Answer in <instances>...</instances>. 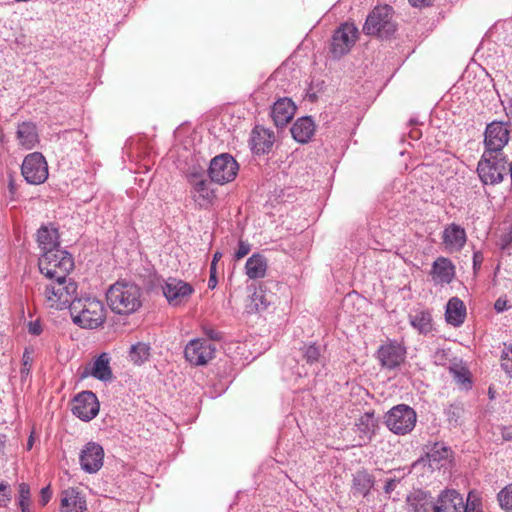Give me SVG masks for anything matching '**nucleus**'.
I'll list each match as a JSON object with an SVG mask.
<instances>
[{
  "mask_svg": "<svg viewBox=\"0 0 512 512\" xmlns=\"http://www.w3.org/2000/svg\"><path fill=\"white\" fill-rule=\"evenodd\" d=\"M141 288L135 283L117 281L106 293L107 304L111 311L119 315H130L142 306Z\"/></svg>",
  "mask_w": 512,
  "mask_h": 512,
  "instance_id": "obj_1",
  "label": "nucleus"
},
{
  "mask_svg": "<svg viewBox=\"0 0 512 512\" xmlns=\"http://www.w3.org/2000/svg\"><path fill=\"white\" fill-rule=\"evenodd\" d=\"M106 309L102 301L96 298H79L70 304V314L73 322L85 329H95L106 319Z\"/></svg>",
  "mask_w": 512,
  "mask_h": 512,
  "instance_id": "obj_2",
  "label": "nucleus"
},
{
  "mask_svg": "<svg viewBox=\"0 0 512 512\" xmlns=\"http://www.w3.org/2000/svg\"><path fill=\"white\" fill-rule=\"evenodd\" d=\"M393 14V9L389 5L376 6L366 18L363 33L368 36L390 38L397 29Z\"/></svg>",
  "mask_w": 512,
  "mask_h": 512,
  "instance_id": "obj_3",
  "label": "nucleus"
},
{
  "mask_svg": "<svg viewBox=\"0 0 512 512\" xmlns=\"http://www.w3.org/2000/svg\"><path fill=\"white\" fill-rule=\"evenodd\" d=\"M50 283L45 285V303L50 308L62 310L70 307L73 297L77 291V284L67 276L63 279H49Z\"/></svg>",
  "mask_w": 512,
  "mask_h": 512,
  "instance_id": "obj_4",
  "label": "nucleus"
},
{
  "mask_svg": "<svg viewBox=\"0 0 512 512\" xmlns=\"http://www.w3.org/2000/svg\"><path fill=\"white\" fill-rule=\"evenodd\" d=\"M71 255L59 248L42 253L39 258L40 272L48 279H63L73 268Z\"/></svg>",
  "mask_w": 512,
  "mask_h": 512,
  "instance_id": "obj_5",
  "label": "nucleus"
},
{
  "mask_svg": "<svg viewBox=\"0 0 512 512\" xmlns=\"http://www.w3.org/2000/svg\"><path fill=\"white\" fill-rule=\"evenodd\" d=\"M477 172L483 184H498L508 174V160L503 154L484 152L478 163Z\"/></svg>",
  "mask_w": 512,
  "mask_h": 512,
  "instance_id": "obj_6",
  "label": "nucleus"
},
{
  "mask_svg": "<svg viewBox=\"0 0 512 512\" xmlns=\"http://www.w3.org/2000/svg\"><path fill=\"white\" fill-rule=\"evenodd\" d=\"M187 182L191 186L190 194L195 205L199 209L210 208L216 199L215 190L210 182L205 179L202 168L194 167L187 173Z\"/></svg>",
  "mask_w": 512,
  "mask_h": 512,
  "instance_id": "obj_7",
  "label": "nucleus"
},
{
  "mask_svg": "<svg viewBox=\"0 0 512 512\" xmlns=\"http://www.w3.org/2000/svg\"><path fill=\"white\" fill-rule=\"evenodd\" d=\"M417 414L415 410L406 405L398 404L392 407L384 416L387 428L396 435L410 433L416 425Z\"/></svg>",
  "mask_w": 512,
  "mask_h": 512,
  "instance_id": "obj_8",
  "label": "nucleus"
},
{
  "mask_svg": "<svg viewBox=\"0 0 512 512\" xmlns=\"http://www.w3.org/2000/svg\"><path fill=\"white\" fill-rule=\"evenodd\" d=\"M239 165L228 153L215 156L208 168L210 180L214 183L224 185L233 181L238 173Z\"/></svg>",
  "mask_w": 512,
  "mask_h": 512,
  "instance_id": "obj_9",
  "label": "nucleus"
},
{
  "mask_svg": "<svg viewBox=\"0 0 512 512\" xmlns=\"http://www.w3.org/2000/svg\"><path fill=\"white\" fill-rule=\"evenodd\" d=\"M359 37L358 28L354 23L345 22L333 33L330 51L334 58H340L347 54L355 45Z\"/></svg>",
  "mask_w": 512,
  "mask_h": 512,
  "instance_id": "obj_10",
  "label": "nucleus"
},
{
  "mask_svg": "<svg viewBox=\"0 0 512 512\" xmlns=\"http://www.w3.org/2000/svg\"><path fill=\"white\" fill-rule=\"evenodd\" d=\"M509 122L493 121L486 126L484 133L485 152L502 154V149L510 138Z\"/></svg>",
  "mask_w": 512,
  "mask_h": 512,
  "instance_id": "obj_11",
  "label": "nucleus"
},
{
  "mask_svg": "<svg viewBox=\"0 0 512 512\" xmlns=\"http://www.w3.org/2000/svg\"><path fill=\"white\" fill-rule=\"evenodd\" d=\"M216 353V346L205 338L190 340L184 349L185 359L194 366H203L210 362Z\"/></svg>",
  "mask_w": 512,
  "mask_h": 512,
  "instance_id": "obj_12",
  "label": "nucleus"
},
{
  "mask_svg": "<svg viewBox=\"0 0 512 512\" xmlns=\"http://www.w3.org/2000/svg\"><path fill=\"white\" fill-rule=\"evenodd\" d=\"M21 172L28 183H43L48 177V167L44 156L39 152L28 154L23 160Z\"/></svg>",
  "mask_w": 512,
  "mask_h": 512,
  "instance_id": "obj_13",
  "label": "nucleus"
},
{
  "mask_svg": "<svg viewBox=\"0 0 512 512\" xmlns=\"http://www.w3.org/2000/svg\"><path fill=\"white\" fill-rule=\"evenodd\" d=\"M162 289L168 303L175 307L186 303L194 293L191 284L173 277L166 280Z\"/></svg>",
  "mask_w": 512,
  "mask_h": 512,
  "instance_id": "obj_14",
  "label": "nucleus"
},
{
  "mask_svg": "<svg viewBox=\"0 0 512 512\" xmlns=\"http://www.w3.org/2000/svg\"><path fill=\"white\" fill-rule=\"evenodd\" d=\"M99 401L92 391H83L73 399L72 412L82 421L94 419L99 412Z\"/></svg>",
  "mask_w": 512,
  "mask_h": 512,
  "instance_id": "obj_15",
  "label": "nucleus"
},
{
  "mask_svg": "<svg viewBox=\"0 0 512 512\" xmlns=\"http://www.w3.org/2000/svg\"><path fill=\"white\" fill-rule=\"evenodd\" d=\"M104 450L96 442H88L79 453L81 468L90 474L96 473L103 466Z\"/></svg>",
  "mask_w": 512,
  "mask_h": 512,
  "instance_id": "obj_16",
  "label": "nucleus"
},
{
  "mask_svg": "<svg viewBox=\"0 0 512 512\" xmlns=\"http://www.w3.org/2000/svg\"><path fill=\"white\" fill-rule=\"evenodd\" d=\"M248 295L245 309L249 314L265 311L273 302V294L267 291L263 283L248 286Z\"/></svg>",
  "mask_w": 512,
  "mask_h": 512,
  "instance_id": "obj_17",
  "label": "nucleus"
},
{
  "mask_svg": "<svg viewBox=\"0 0 512 512\" xmlns=\"http://www.w3.org/2000/svg\"><path fill=\"white\" fill-rule=\"evenodd\" d=\"M296 111L294 102L287 97L279 98L272 106L271 117L277 127H283L293 118Z\"/></svg>",
  "mask_w": 512,
  "mask_h": 512,
  "instance_id": "obj_18",
  "label": "nucleus"
},
{
  "mask_svg": "<svg viewBox=\"0 0 512 512\" xmlns=\"http://www.w3.org/2000/svg\"><path fill=\"white\" fill-rule=\"evenodd\" d=\"M404 358L405 350L397 343L382 345L378 350V359L381 365L389 369L399 366Z\"/></svg>",
  "mask_w": 512,
  "mask_h": 512,
  "instance_id": "obj_19",
  "label": "nucleus"
},
{
  "mask_svg": "<svg viewBox=\"0 0 512 512\" xmlns=\"http://www.w3.org/2000/svg\"><path fill=\"white\" fill-rule=\"evenodd\" d=\"M407 512H434L431 494L421 489L413 490L406 497Z\"/></svg>",
  "mask_w": 512,
  "mask_h": 512,
  "instance_id": "obj_20",
  "label": "nucleus"
},
{
  "mask_svg": "<svg viewBox=\"0 0 512 512\" xmlns=\"http://www.w3.org/2000/svg\"><path fill=\"white\" fill-rule=\"evenodd\" d=\"M274 133L262 126H255L251 133L250 146L255 154L269 152L274 143Z\"/></svg>",
  "mask_w": 512,
  "mask_h": 512,
  "instance_id": "obj_21",
  "label": "nucleus"
},
{
  "mask_svg": "<svg viewBox=\"0 0 512 512\" xmlns=\"http://www.w3.org/2000/svg\"><path fill=\"white\" fill-rule=\"evenodd\" d=\"M463 497L456 490L442 491L435 503L434 512H463Z\"/></svg>",
  "mask_w": 512,
  "mask_h": 512,
  "instance_id": "obj_22",
  "label": "nucleus"
},
{
  "mask_svg": "<svg viewBox=\"0 0 512 512\" xmlns=\"http://www.w3.org/2000/svg\"><path fill=\"white\" fill-rule=\"evenodd\" d=\"M430 275L435 284H449L455 276V266L450 259L438 257L432 264Z\"/></svg>",
  "mask_w": 512,
  "mask_h": 512,
  "instance_id": "obj_23",
  "label": "nucleus"
},
{
  "mask_svg": "<svg viewBox=\"0 0 512 512\" xmlns=\"http://www.w3.org/2000/svg\"><path fill=\"white\" fill-rule=\"evenodd\" d=\"M86 499L76 488H68L61 493V512H85Z\"/></svg>",
  "mask_w": 512,
  "mask_h": 512,
  "instance_id": "obj_24",
  "label": "nucleus"
},
{
  "mask_svg": "<svg viewBox=\"0 0 512 512\" xmlns=\"http://www.w3.org/2000/svg\"><path fill=\"white\" fill-rule=\"evenodd\" d=\"M465 229L457 224L448 225L443 231V243L450 250H461L466 243Z\"/></svg>",
  "mask_w": 512,
  "mask_h": 512,
  "instance_id": "obj_25",
  "label": "nucleus"
},
{
  "mask_svg": "<svg viewBox=\"0 0 512 512\" xmlns=\"http://www.w3.org/2000/svg\"><path fill=\"white\" fill-rule=\"evenodd\" d=\"M426 447V456L429 466L432 469L441 468L444 463L448 461L451 455V449L443 442H435L433 444L427 445Z\"/></svg>",
  "mask_w": 512,
  "mask_h": 512,
  "instance_id": "obj_26",
  "label": "nucleus"
},
{
  "mask_svg": "<svg viewBox=\"0 0 512 512\" xmlns=\"http://www.w3.org/2000/svg\"><path fill=\"white\" fill-rule=\"evenodd\" d=\"M16 137L19 145L26 149H33L39 142V136L35 124L23 122L18 125Z\"/></svg>",
  "mask_w": 512,
  "mask_h": 512,
  "instance_id": "obj_27",
  "label": "nucleus"
},
{
  "mask_svg": "<svg viewBox=\"0 0 512 512\" xmlns=\"http://www.w3.org/2000/svg\"><path fill=\"white\" fill-rule=\"evenodd\" d=\"M315 132V124L311 117H301L291 127L293 138L299 143H307Z\"/></svg>",
  "mask_w": 512,
  "mask_h": 512,
  "instance_id": "obj_28",
  "label": "nucleus"
},
{
  "mask_svg": "<svg viewBox=\"0 0 512 512\" xmlns=\"http://www.w3.org/2000/svg\"><path fill=\"white\" fill-rule=\"evenodd\" d=\"M466 316V307L462 300L457 297H452L447 305L445 311L446 321L454 327H459L463 324Z\"/></svg>",
  "mask_w": 512,
  "mask_h": 512,
  "instance_id": "obj_29",
  "label": "nucleus"
},
{
  "mask_svg": "<svg viewBox=\"0 0 512 512\" xmlns=\"http://www.w3.org/2000/svg\"><path fill=\"white\" fill-rule=\"evenodd\" d=\"M89 374L101 381H110L112 379L110 357L107 353H101L94 360Z\"/></svg>",
  "mask_w": 512,
  "mask_h": 512,
  "instance_id": "obj_30",
  "label": "nucleus"
},
{
  "mask_svg": "<svg viewBox=\"0 0 512 512\" xmlns=\"http://www.w3.org/2000/svg\"><path fill=\"white\" fill-rule=\"evenodd\" d=\"M246 274L250 279L263 278L267 271V260L261 254H253L245 264Z\"/></svg>",
  "mask_w": 512,
  "mask_h": 512,
  "instance_id": "obj_31",
  "label": "nucleus"
},
{
  "mask_svg": "<svg viewBox=\"0 0 512 512\" xmlns=\"http://www.w3.org/2000/svg\"><path fill=\"white\" fill-rule=\"evenodd\" d=\"M37 242L43 253L59 248L57 230L42 226L37 231Z\"/></svg>",
  "mask_w": 512,
  "mask_h": 512,
  "instance_id": "obj_32",
  "label": "nucleus"
},
{
  "mask_svg": "<svg viewBox=\"0 0 512 512\" xmlns=\"http://www.w3.org/2000/svg\"><path fill=\"white\" fill-rule=\"evenodd\" d=\"M411 326L422 334H427L432 330V317L426 310H417L409 314Z\"/></svg>",
  "mask_w": 512,
  "mask_h": 512,
  "instance_id": "obj_33",
  "label": "nucleus"
},
{
  "mask_svg": "<svg viewBox=\"0 0 512 512\" xmlns=\"http://www.w3.org/2000/svg\"><path fill=\"white\" fill-rule=\"evenodd\" d=\"M374 485L373 476L365 470L357 471L353 476L354 494L366 496Z\"/></svg>",
  "mask_w": 512,
  "mask_h": 512,
  "instance_id": "obj_34",
  "label": "nucleus"
},
{
  "mask_svg": "<svg viewBox=\"0 0 512 512\" xmlns=\"http://www.w3.org/2000/svg\"><path fill=\"white\" fill-rule=\"evenodd\" d=\"M376 426L377 421L374 414L370 412L364 413L356 423L360 438L368 441L374 436Z\"/></svg>",
  "mask_w": 512,
  "mask_h": 512,
  "instance_id": "obj_35",
  "label": "nucleus"
},
{
  "mask_svg": "<svg viewBox=\"0 0 512 512\" xmlns=\"http://www.w3.org/2000/svg\"><path fill=\"white\" fill-rule=\"evenodd\" d=\"M150 346L149 344L138 342L131 346L129 351V359L136 365H141L147 361L150 357Z\"/></svg>",
  "mask_w": 512,
  "mask_h": 512,
  "instance_id": "obj_36",
  "label": "nucleus"
},
{
  "mask_svg": "<svg viewBox=\"0 0 512 512\" xmlns=\"http://www.w3.org/2000/svg\"><path fill=\"white\" fill-rule=\"evenodd\" d=\"M449 372L452 374L455 381L462 385L464 388L471 387V380L469 371L461 363H453L449 366Z\"/></svg>",
  "mask_w": 512,
  "mask_h": 512,
  "instance_id": "obj_37",
  "label": "nucleus"
},
{
  "mask_svg": "<svg viewBox=\"0 0 512 512\" xmlns=\"http://www.w3.org/2000/svg\"><path fill=\"white\" fill-rule=\"evenodd\" d=\"M303 358L306 360V362L310 365H313L317 362H319L321 352L320 348L316 346L315 344H311L308 346H304L302 348Z\"/></svg>",
  "mask_w": 512,
  "mask_h": 512,
  "instance_id": "obj_38",
  "label": "nucleus"
},
{
  "mask_svg": "<svg viewBox=\"0 0 512 512\" xmlns=\"http://www.w3.org/2000/svg\"><path fill=\"white\" fill-rule=\"evenodd\" d=\"M498 500L503 509L512 510V483L499 492Z\"/></svg>",
  "mask_w": 512,
  "mask_h": 512,
  "instance_id": "obj_39",
  "label": "nucleus"
},
{
  "mask_svg": "<svg viewBox=\"0 0 512 512\" xmlns=\"http://www.w3.org/2000/svg\"><path fill=\"white\" fill-rule=\"evenodd\" d=\"M30 489L26 483L19 485V506L22 512H29Z\"/></svg>",
  "mask_w": 512,
  "mask_h": 512,
  "instance_id": "obj_40",
  "label": "nucleus"
},
{
  "mask_svg": "<svg viewBox=\"0 0 512 512\" xmlns=\"http://www.w3.org/2000/svg\"><path fill=\"white\" fill-rule=\"evenodd\" d=\"M450 350L438 348L432 355L433 363L438 366H444L449 361Z\"/></svg>",
  "mask_w": 512,
  "mask_h": 512,
  "instance_id": "obj_41",
  "label": "nucleus"
},
{
  "mask_svg": "<svg viewBox=\"0 0 512 512\" xmlns=\"http://www.w3.org/2000/svg\"><path fill=\"white\" fill-rule=\"evenodd\" d=\"M32 362L33 358L31 356V353L25 350L22 357V367L20 370V375L22 379H25L30 374Z\"/></svg>",
  "mask_w": 512,
  "mask_h": 512,
  "instance_id": "obj_42",
  "label": "nucleus"
},
{
  "mask_svg": "<svg viewBox=\"0 0 512 512\" xmlns=\"http://www.w3.org/2000/svg\"><path fill=\"white\" fill-rule=\"evenodd\" d=\"M11 500L10 485L4 481L0 482V506H6Z\"/></svg>",
  "mask_w": 512,
  "mask_h": 512,
  "instance_id": "obj_43",
  "label": "nucleus"
},
{
  "mask_svg": "<svg viewBox=\"0 0 512 512\" xmlns=\"http://www.w3.org/2000/svg\"><path fill=\"white\" fill-rule=\"evenodd\" d=\"M203 333L208 338V341H220L223 338V334L212 327H203Z\"/></svg>",
  "mask_w": 512,
  "mask_h": 512,
  "instance_id": "obj_44",
  "label": "nucleus"
},
{
  "mask_svg": "<svg viewBox=\"0 0 512 512\" xmlns=\"http://www.w3.org/2000/svg\"><path fill=\"white\" fill-rule=\"evenodd\" d=\"M251 250V245L244 241H239L238 249L235 253V259L240 260L245 257Z\"/></svg>",
  "mask_w": 512,
  "mask_h": 512,
  "instance_id": "obj_45",
  "label": "nucleus"
},
{
  "mask_svg": "<svg viewBox=\"0 0 512 512\" xmlns=\"http://www.w3.org/2000/svg\"><path fill=\"white\" fill-rule=\"evenodd\" d=\"M463 512H482L481 504L476 500H470L469 496Z\"/></svg>",
  "mask_w": 512,
  "mask_h": 512,
  "instance_id": "obj_46",
  "label": "nucleus"
},
{
  "mask_svg": "<svg viewBox=\"0 0 512 512\" xmlns=\"http://www.w3.org/2000/svg\"><path fill=\"white\" fill-rule=\"evenodd\" d=\"M52 497L50 486L43 487L40 491V504L45 506Z\"/></svg>",
  "mask_w": 512,
  "mask_h": 512,
  "instance_id": "obj_47",
  "label": "nucleus"
},
{
  "mask_svg": "<svg viewBox=\"0 0 512 512\" xmlns=\"http://www.w3.org/2000/svg\"><path fill=\"white\" fill-rule=\"evenodd\" d=\"M400 479L398 478H389L386 480L385 486H384V492L386 494H391L396 486L399 484Z\"/></svg>",
  "mask_w": 512,
  "mask_h": 512,
  "instance_id": "obj_48",
  "label": "nucleus"
},
{
  "mask_svg": "<svg viewBox=\"0 0 512 512\" xmlns=\"http://www.w3.org/2000/svg\"><path fill=\"white\" fill-rule=\"evenodd\" d=\"M508 301H507V298L504 296V297H499L495 303H494V309L498 312V313H501V312H504L505 310L508 309Z\"/></svg>",
  "mask_w": 512,
  "mask_h": 512,
  "instance_id": "obj_49",
  "label": "nucleus"
},
{
  "mask_svg": "<svg viewBox=\"0 0 512 512\" xmlns=\"http://www.w3.org/2000/svg\"><path fill=\"white\" fill-rule=\"evenodd\" d=\"M28 332L32 335H39L42 332V326L39 321H30L28 324Z\"/></svg>",
  "mask_w": 512,
  "mask_h": 512,
  "instance_id": "obj_50",
  "label": "nucleus"
},
{
  "mask_svg": "<svg viewBox=\"0 0 512 512\" xmlns=\"http://www.w3.org/2000/svg\"><path fill=\"white\" fill-rule=\"evenodd\" d=\"M434 0H409L410 4L414 7L429 6Z\"/></svg>",
  "mask_w": 512,
  "mask_h": 512,
  "instance_id": "obj_51",
  "label": "nucleus"
},
{
  "mask_svg": "<svg viewBox=\"0 0 512 512\" xmlns=\"http://www.w3.org/2000/svg\"><path fill=\"white\" fill-rule=\"evenodd\" d=\"M501 367L507 374L512 376V356L511 358H507L505 362L501 363Z\"/></svg>",
  "mask_w": 512,
  "mask_h": 512,
  "instance_id": "obj_52",
  "label": "nucleus"
},
{
  "mask_svg": "<svg viewBox=\"0 0 512 512\" xmlns=\"http://www.w3.org/2000/svg\"><path fill=\"white\" fill-rule=\"evenodd\" d=\"M481 263H482V255L480 252H475L474 255H473V267L474 269H478L480 268L481 266Z\"/></svg>",
  "mask_w": 512,
  "mask_h": 512,
  "instance_id": "obj_53",
  "label": "nucleus"
},
{
  "mask_svg": "<svg viewBox=\"0 0 512 512\" xmlns=\"http://www.w3.org/2000/svg\"><path fill=\"white\" fill-rule=\"evenodd\" d=\"M511 356H512V346L505 347L501 353V363L505 362L507 360V358H511Z\"/></svg>",
  "mask_w": 512,
  "mask_h": 512,
  "instance_id": "obj_54",
  "label": "nucleus"
},
{
  "mask_svg": "<svg viewBox=\"0 0 512 512\" xmlns=\"http://www.w3.org/2000/svg\"><path fill=\"white\" fill-rule=\"evenodd\" d=\"M217 285V278L215 274V269L211 270L210 278L208 280V288L214 289Z\"/></svg>",
  "mask_w": 512,
  "mask_h": 512,
  "instance_id": "obj_55",
  "label": "nucleus"
},
{
  "mask_svg": "<svg viewBox=\"0 0 512 512\" xmlns=\"http://www.w3.org/2000/svg\"><path fill=\"white\" fill-rule=\"evenodd\" d=\"M501 434H502V437L504 440H506V441L512 440V427H504L502 429Z\"/></svg>",
  "mask_w": 512,
  "mask_h": 512,
  "instance_id": "obj_56",
  "label": "nucleus"
},
{
  "mask_svg": "<svg viewBox=\"0 0 512 512\" xmlns=\"http://www.w3.org/2000/svg\"><path fill=\"white\" fill-rule=\"evenodd\" d=\"M222 254L220 252H216L213 255V260L211 263V270L215 269L216 262L221 258Z\"/></svg>",
  "mask_w": 512,
  "mask_h": 512,
  "instance_id": "obj_57",
  "label": "nucleus"
},
{
  "mask_svg": "<svg viewBox=\"0 0 512 512\" xmlns=\"http://www.w3.org/2000/svg\"><path fill=\"white\" fill-rule=\"evenodd\" d=\"M33 443H34V437H33V434H31L29 439H28V442H27V449L28 450L32 449Z\"/></svg>",
  "mask_w": 512,
  "mask_h": 512,
  "instance_id": "obj_58",
  "label": "nucleus"
},
{
  "mask_svg": "<svg viewBox=\"0 0 512 512\" xmlns=\"http://www.w3.org/2000/svg\"><path fill=\"white\" fill-rule=\"evenodd\" d=\"M9 187H10V191L13 193V189H14V186L12 183L9 184Z\"/></svg>",
  "mask_w": 512,
  "mask_h": 512,
  "instance_id": "obj_59",
  "label": "nucleus"
},
{
  "mask_svg": "<svg viewBox=\"0 0 512 512\" xmlns=\"http://www.w3.org/2000/svg\"><path fill=\"white\" fill-rule=\"evenodd\" d=\"M509 114L512 116V105L509 108Z\"/></svg>",
  "mask_w": 512,
  "mask_h": 512,
  "instance_id": "obj_60",
  "label": "nucleus"
}]
</instances>
